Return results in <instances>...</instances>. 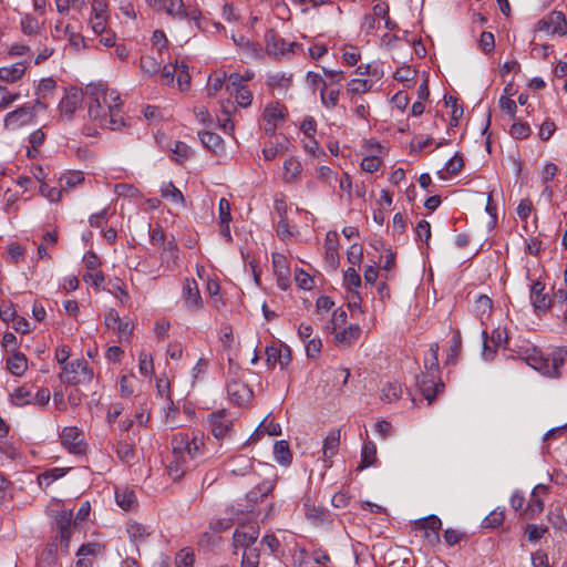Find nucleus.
<instances>
[{"label": "nucleus", "instance_id": "20e7f679", "mask_svg": "<svg viewBox=\"0 0 567 567\" xmlns=\"http://www.w3.org/2000/svg\"><path fill=\"white\" fill-rule=\"evenodd\" d=\"M85 95L91 99L87 106L89 117L101 125L103 115L109 110L107 85L101 81L91 82L85 86Z\"/></svg>", "mask_w": 567, "mask_h": 567}, {"label": "nucleus", "instance_id": "58836bf2", "mask_svg": "<svg viewBox=\"0 0 567 567\" xmlns=\"http://www.w3.org/2000/svg\"><path fill=\"white\" fill-rule=\"evenodd\" d=\"M402 394V388L399 382H388L382 388V394L381 400L385 402H393L394 400H398Z\"/></svg>", "mask_w": 567, "mask_h": 567}, {"label": "nucleus", "instance_id": "a18cd8bd", "mask_svg": "<svg viewBox=\"0 0 567 567\" xmlns=\"http://www.w3.org/2000/svg\"><path fill=\"white\" fill-rule=\"evenodd\" d=\"M84 177L81 172H72L69 174L63 175L60 178V186L62 190L72 188L83 182Z\"/></svg>", "mask_w": 567, "mask_h": 567}, {"label": "nucleus", "instance_id": "3c124183", "mask_svg": "<svg viewBox=\"0 0 567 567\" xmlns=\"http://www.w3.org/2000/svg\"><path fill=\"white\" fill-rule=\"evenodd\" d=\"M56 83L51 78L42 79L37 87L35 94L41 96L42 99H47L50 94L53 93Z\"/></svg>", "mask_w": 567, "mask_h": 567}, {"label": "nucleus", "instance_id": "4be33fe9", "mask_svg": "<svg viewBox=\"0 0 567 567\" xmlns=\"http://www.w3.org/2000/svg\"><path fill=\"white\" fill-rule=\"evenodd\" d=\"M267 355V364L269 367H275L277 363L285 368L291 361L290 351L288 348H278V347H267L266 348Z\"/></svg>", "mask_w": 567, "mask_h": 567}, {"label": "nucleus", "instance_id": "13d9d810", "mask_svg": "<svg viewBox=\"0 0 567 567\" xmlns=\"http://www.w3.org/2000/svg\"><path fill=\"white\" fill-rule=\"evenodd\" d=\"M194 553L187 549L181 550L175 557L176 567H192L194 565Z\"/></svg>", "mask_w": 567, "mask_h": 567}, {"label": "nucleus", "instance_id": "2f4dec72", "mask_svg": "<svg viewBox=\"0 0 567 567\" xmlns=\"http://www.w3.org/2000/svg\"><path fill=\"white\" fill-rule=\"evenodd\" d=\"M115 499L117 505L124 511L133 509L137 502L134 491L128 488L116 489Z\"/></svg>", "mask_w": 567, "mask_h": 567}, {"label": "nucleus", "instance_id": "6ab92c4d", "mask_svg": "<svg viewBox=\"0 0 567 567\" xmlns=\"http://www.w3.org/2000/svg\"><path fill=\"white\" fill-rule=\"evenodd\" d=\"M417 529L424 532V537L432 544H436L440 540L439 530L442 526L441 519L435 515H430L416 524Z\"/></svg>", "mask_w": 567, "mask_h": 567}, {"label": "nucleus", "instance_id": "dca6fc26", "mask_svg": "<svg viewBox=\"0 0 567 567\" xmlns=\"http://www.w3.org/2000/svg\"><path fill=\"white\" fill-rule=\"evenodd\" d=\"M548 492V487L543 484L536 485L532 493L530 498L524 508V514L527 518H534L536 515L543 512L544 509V501L542 495H546Z\"/></svg>", "mask_w": 567, "mask_h": 567}, {"label": "nucleus", "instance_id": "e2e57ef3", "mask_svg": "<svg viewBox=\"0 0 567 567\" xmlns=\"http://www.w3.org/2000/svg\"><path fill=\"white\" fill-rule=\"evenodd\" d=\"M233 94H235L236 101L241 107H248L252 102V93L247 86L235 91Z\"/></svg>", "mask_w": 567, "mask_h": 567}, {"label": "nucleus", "instance_id": "79ce46f5", "mask_svg": "<svg viewBox=\"0 0 567 567\" xmlns=\"http://www.w3.org/2000/svg\"><path fill=\"white\" fill-rule=\"evenodd\" d=\"M259 558L260 553L257 546L252 548H246L243 551L241 567H258Z\"/></svg>", "mask_w": 567, "mask_h": 567}, {"label": "nucleus", "instance_id": "a19ab883", "mask_svg": "<svg viewBox=\"0 0 567 567\" xmlns=\"http://www.w3.org/2000/svg\"><path fill=\"white\" fill-rule=\"evenodd\" d=\"M373 82L367 79H352L348 83V93L363 94L372 90Z\"/></svg>", "mask_w": 567, "mask_h": 567}, {"label": "nucleus", "instance_id": "4468645a", "mask_svg": "<svg viewBox=\"0 0 567 567\" xmlns=\"http://www.w3.org/2000/svg\"><path fill=\"white\" fill-rule=\"evenodd\" d=\"M537 29L548 34L565 35L567 33L566 17L561 11H553L547 18L538 21Z\"/></svg>", "mask_w": 567, "mask_h": 567}, {"label": "nucleus", "instance_id": "680f3d73", "mask_svg": "<svg viewBox=\"0 0 567 567\" xmlns=\"http://www.w3.org/2000/svg\"><path fill=\"white\" fill-rule=\"evenodd\" d=\"M295 280L299 288L310 290L313 286V279L302 269H297Z\"/></svg>", "mask_w": 567, "mask_h": 567}, {"label": "nucleus", "instance_id": "0eeeda50", "mask_svg": "<svg viewBox=\"0 0 567 567\" xmlns=\"http://www.w3.org/2000/svg\"><path fill=\"white\" fill-rule=\"evenodd\" d=\"M259 536V526L256 522L243 524L237 527L233 534V544L235 549L252 548L256 547V542Z\"/></svg>", "mask_w": 567, "mask_h": 567}, {"label": "nucleus", "instance_id": "a211bd4d", "mask_svg": "<svg viewBox=\"0 0 567 567\" xmlns=\"http://www.w3.org/2000/svg\"><path fill=\"white\" fill-rule=\"evenodd\" d=\"M264 120L266 121L265 132L274 134L280 122L285 120L284 107L279 103H270L265 107Z\"/></svg>", "mask_w": 567, "mask_h": 567}, {"label": "nucleus", "instance_id": "4c0bfd02", "mask_svg": "<svg viewBox=\"0 0 567 567\" xmlns=\"http://www.w3.org/2000/svg\"><path fill=\"white\" fill-rule=\"evenodd\" d=\"M347 318L348 315L344 309H336L332 313V318L326 324L327 332L336 333V331L346 323Z\"/></svg>", "mask_w": 567, "mask_h": 567}, {"label": "nucleus", "instance_id": "f257e3e1", "mask_svg": "<svg viewBox=\"0 0 567 567\" xmlns=\"http://www.w3.org/2000/svg\"><path fill=\"white\" fill-rule=\"evenodd\" d=\"M172 460L166 470L173 481H179L186 472L195 468L205 455L204 435L195 433H176L172 441Z\"/></svg>", "mask_w": 567, "mask_h": 567}, {"label": "nucleus", "instance_id": "c03bdc74", "mask_svg": "<svg viewBox=\"0 0 567 567\" xmlns=\"http://www.w3.org/2000/svg\"><path fill=\"white\" fill-rule=\"evenodd\" d=\"M115 452L117 457L126 464H130L134 458V449L125 441H121L116 444Z\"/></svg>", "mask_w": 567, "mask_h": 567}, {"label": "nucleus", "instance_id": "c9c22d12", "mask_svg": "<svg viewBox=\"0 0 567 567\" xmlns=\"http://www.w3.org/2000/svg\"><path fill=\"white\" fill-rule=\"evenodd\" d=\"M65 472H66L65 468H62V467H53V468L47 470L38 476V483L40 486L48 487L54 481L63 477L65 475Z\"/></svg>", "mask_w": 567, "mask_h": 567}, {"label": "nucleus", "instance_id": "ea45409f", "mask_svg": "<svg viewBox=\"0 0 567 567\" xmlns=\"http://www.w3.org/2000/svg\"><path fill=\"white\" fill-rule=\"evenodd\" d=\"M291 79L292 74L276 72L268 75L267 84L271 87L287 89L291 84Z\"/></svg>", "mask_w": 567, "mask_h": 567}, {"label": "nucleus", "instance_id": "f704fd0d", "mask_svg": "<svg viewBox=\"0 0 567 567\" xmlns=\"http://www.w3.org/2000/svg\"><path fill=\"white\" fill-rule=\"evenodd\" d=\"M340 90L338 87L328 90V83L323 82V87L320 89V96L322 104L328 109L337 106L339 101Z\"/></svg>", "mask_w": 567, "mask_h": 567}, {"label": "nucleus", "instance_id": "412c9836", "mask_svg": "<svg viewBox=\"0 0 567 567\" xmlns=\"http://www.w3.org/2000/svg\"><path fill=\"white\" fill-rule=\"evenodd\" d=\"M361 328L359 324H350L341 331H336L334 343L339 347H350L360 337Z\"/></svg>", "mask_w": 567, "mask_h": 567}, {"label": "nucleus", "instance_id": "cd10ccee", "mask_svg": "<svg viewBox=\"0 0 567 567\" xmlns=\"http://www.w3.org/2000/svg\"><path fill=\"white\" fill-rule=\"evenodd\" d=\"M284 182L289 184L299 178L302 167L299 161L295 157H289L284 163Z\"/></svg>", "mask_w": 567, "mask_h": 567}, {"label": "nucleus", "instance_id": "4d7b16f0", "mask_svg": "<svg viewBox=\"0 0 567 567\" xmlns=\"http://www.w3.org/2000/svg\"><path fill=\"white\" fill-rule=\"evenodd\" d=\"M343 280H344L346 287L349 290L351 289V287L358 288L361 285V277H360L359 272L353 267H349L344 271Z\"/></svg>", "mask_w": 567, "mask_h": 567}, {"label": "nucleus", "instance_id": "39448f33", "mask_svg": "<svg viewBox=\"0 0 567 567\" xmlns=\"http://www.w3.org/2000/svg\"><path fill=\"white\" fill-rule=\"evenodd\" d=\"M93 377V370L84 359H76L63 365L59 373V380L66 385L90 383Z\"/></svg>", "mask_w": 567, "mask_h": 567}, {"label": "nucleus", "instance_id": "49530a36", "mask_svg": "<svg viewBox=\"0 0 567 567\" xmlns=\"http://www.w3.org/2000/svg\"><path fill=\"white\" fill-rule=\"evenodd\" d=\"M504 522V511H492L482 522L484 528H496Z\"/></svg>", "mask_w": 567, "mask_h": 567}, {"label": "nucleus", "instance_id": "bb28decb", "mask_svg": "<svg viewBox=\"0 0 567 567\" xmlns=\"http://www.w3.org/2000/svg\"><path fill=\"white\" fill-rule=\"evenodd\" d=\"M101 127H107L112 131H117L124 126V121L120 116V111H116V104H109L107 114L103 115Z\"/></svg>", "mask_w": 567, "mask_h": 567}, {"label": "nucleus", "instance_id": "bf43d9fd", "mask_svg": "<svg viewBox=\"0 0 567 567\" xmlns=\"http://www.w3.org/2000/svg\"><path fill=\"white\" fill-rule=\"evenodd\" d=\"M20 97V93H11L6 86H0V110L9 107Z\"/></svg>", "mask_w": 567, "mask_h": 567}, {"label": "nucleus", "instance_id": "ddd939ff", "mask_svg": "<svg viewBox=\"0 0 567 567\" xmlns=\"http://www.w3.org/2000/svg\"><path fill=\"white\" fill-rule=\"evenodd\" d=\"M184 307L192 311H198L203 307V299L195 279L186 278L182 289Z\"/></svg>", "mask_w": 567, "mask_h": 567}, {"label": "nucleus", "instance_id": "473e14b6", "mask_svg": "<svg viewBox=\"0 0 567 567\" xmlns=\"http://www.w3.org/2000/svg\"><path fill=\"white\" fill-rule=\"evenodd\" d=\"M161 195L163 198L171 200L173 204L184 206L185 198L182 192L172 183H164L161 187Z\"/></svg>", "mask_w": 567, "mask_h": 567}, {"label": "nucleus", "instance_id": "aec40b11", "mask_svg": "<svg viewBox=\"0 0 567 567\" xmlns=\"http://www.w3.org/2000/svg\"><path fill=\"white\" fill-rule=\"evenodd\" d=\"M227 394L229 399L236 404V405H243L247 401H249L251 396L250 389L241 381H229L226 386Z\"/></svg>", "mask_w": 567, "mask_h": 567}, {"label": "nucleus", "instance_id": "69168bd1", "mask_svg": "<svg viewBox=\"0 0 567 567\" xmlns=\"http://www.w3.org/2000/svg\"><path fill=\"white\" fill-rule=\"evenodd\" d=\"M21 28H22V31H23L24 34L32 35V34L38 33V31H39V22L34 18H32L30 16H25L21 20Z\"/></svg>", "mask_w": 567, "mask_h": 567}, {"label": "nucleus", "instance_id": "5fc2aeb1", "mask_svg": "<svg viewBox=\"0 0 567 567\" xmlns=\"http://www.w3.org/2000/svg\"><path fill=\"white\" fill-rule=\"evenodd\" d=\"M463 165H464L463 156L460 153H456L445 164V171L449 175H457L461 172Z\"/></svg>", "mask_w": 567, "mask_h": 567}, {"label": "nucleus", "instance_id": "0e129e2a", "mask_svg": "<svg viewBox=\"0 0 567 567\" xmlns=\"http://www.w3.org/2000/svg\"><path fill=\"white\" fill-rule=\"evenodd\" d=\"M244 76L239 73H230L228 75V83L226 84V90L233 94L235 91L245 87Z\"/></svg>", "mask_w": 567, "mask_h": 567}, {"label": "nucleus", "instance_id": "1a4fd4ad", "mask_svg": "<svg viewBox=\"0 0 567 567\" xmlns=\"http://www.w3.org/2000/svg\"><path fill=\"white\" fill-rule=\"evenodd\" d=\"M529 300L537 316L546 315L551 308V299L545 292V284L539 279L530 286Z\"/></svg>", "mask_w": 567, "mask_h": 567}, {"label": "nucleus", "instance_id": "9b49d317", "mask_svg": "<svg viewBox=\"0 0 567 567\" xmlns=\"http://www.w3.org/2000/svg\"><path fill=\"white\" fill-rule=\"evenodd\" d=\"M35 115L37 111L34 105H22L6 115L4 126L14 130L28 125L33 122Z\"/></svg>", "mask_w": 567, "mask_h": 567}, {"label": "nucleus", "instance_id": "052dcab7", "mask_svg": "<svg viewBox=\"0 0 567 567\" xmlns=\"http://www.w3.org/2000/svg\"><path fill=\"white\" fill-rule=\"evenodd\" d=\"M511 135L515 138H526L530 135L532 130L525 122H516L512 125Z\"/></svg>", "mask_w": 567, "mask_h": 567}, {"label": "nucleus", "instance_id": "de8ad7c7", "mask_svg": "<svg viewBox=\"0 0 567 567\" xmlns=\"http://www.w3.org/2000/svg\"><path fill=\"white\" fill-rule=\"evenodd\" d=\"M259 432L267 433L271 436H277L281 434V426L279 423L275 422L274 420H269L268 416L264 419V421L260 423L258 429L256 430V433Z\"/></svg>", "mask_w": 567, "mask_h": 567}, {"label": "nucleus", "instance_id": "37998d69", "mask_svg": "<svg viewBox=\"0 0 567 567\" xmlns=\"http://www.w3.org/2000/svg\"><path fill=\"white\" fill-rule=\"evenodd\" d=\"M140 68L148 75H154L161 71V62L154 56L143 55L140 60Z\"/></svg>", "mask_w": 567, "mask_h": 567}, {"label": "nucleus", "instance_id": "9d476101", "mask_svg": "<svg viewBox=\"0 0 567 567\" xmlns=\"http://www.w3.org/2000/svg\"><path fill=\"white\" fill-rule=\"evenodd\" d=\"M62 445L72 454H83L86 451V443L81 430L76 426H66L60 435Z\"/></svg>", "mask_w": 567, "mask_h": 567}, {"label": "nucleus", "instance_id": "423d86ee", "mask_svg": "<svg viewBox=\"0 0 567 567\" xmlns=\"http://www.w3.org/2000/svg\"><path fill=\"white\" fill-rule=\"evenodd\" d=\"M266 52L276 59H288L290 55L303 51V45L298 42H287L274 30L265 34Z\"/></svg>", "mask_w": 567, "mask_h": 567}, {"label": "nucleus", "instance_id": "8fccbe9b", "mask_svg": "<svg viewBox=\"0 0 567 567\" xmlns=\"http://www.w3.org/2000/svg\"><path fill=\"white\" fill-rule=\"evenodd\" d=\"M462 348V337L460 330H455L451 339L450 354L447 355V363H454Z\"/></svg>", "mask_w": 567, "mask_h": 567}, {"label": "nucleus", "instance_id": "6e6552de", "mask_svg": "<svg viewBox=\"0 0 567 567\" xmlns=\"http://www.w3.org/2000/svg\"><path fill=\"white\" fill-rule=\"evenodd\" d=\"M208 426L217 440L228 436L233 429V419L226 410H219L208 415Z\"/></svg>", "mask_w": 567, "mask_h": 567}, {"label": "nucleus", "instance_id": "f3484780", "mask_svg": "<svg viewBox=\"0 0 567 567\" xmlns=\"http://www.w3.org/2000/svg\"><path fill=\"white\" fill-rule=\"evenodd\" d=\"M167 14L178 20H193L198 21L200 12L197 9L186 10L183 0H168V3L164 7Z\"/></svg>", "mask_w": 567, "mask_h": 567}, {"label": "nucleus", "instance_id": "864d4df0", "mask_svg": "<svg viewBox=\"0 0 567 567\" xmlns=\"http://www.w3.org/2000/svg\"><path fill=\"white\" fill-rule=\"evenodd\" d=\"M478 47L485 54L492 53L495 49L494 34L487 31L482 32L478 41Z\"/></svg>", "mask_w": 567, "mask_h": 567}, {"label": "nucleus", "instance_id": "774afa93", "mask_svg": "<svg viewBox=\"0 0 567 567\" xmlns=\"http://www.w3.org/2000/svg\"><path fill=\"white\" fill-rule=\"evenodd\" d=\"M532 565L533 567H553L549 565L547 554L542 549L532 554Z\"/></svg>", "mask_w": 567, "mask_h": 567}, {"label": "nucleus", "instance_id": "338daca9", "mask_svg": "<svg viewBox=\"0 0 567 567\" xmlns=\"http://www.w3.org/2000/svg\"><path fill=\"white\" fill-rule=\"evenodd\" d=\"M318 178L322 182L332 186V182H337L338 174L328 166H320L318 168Z\"/></svg>", "mask_w": 567, "mask_h": 567}, {"label": "nucleus", "instance_id": "09e8293b", "mask_svg": "<svg viewBox=\"0 0 567 567\" xmlns=\"http://www.w3.org/2000/svg\"><path fill=\"white\" fill-rule=\"evenodd\" d=\"M548 532V527L545 525L527 524L526 525V537L529 542H537Z\"/></svg>", "mask_w": 567, "mask_h": 567}, {"label": "nucleus", "instance_id": "7c9ffc66", "mask_svg": "<svg viewBox=\"0 0 567 567\" xmlns=\"http://www.w3.org/2000/svg\"><path fill=\"white\" fill-rule=\"evenodd\" d=\"M339 444H340V431H338V430L330 431L323 441L322 452H323L324 457H327V458L333 457L338 452Z\"/></svg>", "mask_w": 567, "mask_h": 567}, {"label": "nucleus", "instance_id": "e433bc0d", "mask_svg": "<svg viewBox=\"0 0 567 567\" xmlns=\"http://www.w3.org/2000/svg\"><path fill=\"white\" fill-rule=\"evenodd\" d=\"M127 534L130 539L138 545L150 535V530L146 526L140 523H131L127 526Z\"/></svg>", "mask_w": 567, "mask_h": 567}, {"label": "nucleus", "instance_id": "b1692460", "mask_svg": "<svg viewBox=\"0 0 567 567\" xmlns=\"http://www.w3.org/2000/svg\"><path fill=\"white\" fill-rule=\"evenodd\" d=\"M25 65L23 62H17L10 66L0 68V80L8 83H13L22 78L25 73Z\"/></svg>", "mask_w": 567, "mask_h": 567}, {"label": "nucleus", "instance_id": "393cba45", "mask_svg": "<svg viewBox=\"0 0 567 567\" xmlns=\"http://www.w3.org/2000/svg\"><path fill=\"white\" fill-rule=\"evenodd\" d=\"M161 247H162V252H161L162 264L165 265L167 268H169L173 265H175L176 260L178 259V247L175 241V238L172 236V238Z\"/></svg>", "mask_w": 567, "mask_h": 567}, {"label": "nucleus", "instance_id": "c756f323", "mask_svg": "<svg viewBox=\"0 0 567 567\" xmlns=\"http://www.w3.org/2000/svg\"><path fill=\"white\" fill-rule=\"evenodd\" d=\"M274 458L281 465H289L292 461V454L287 441H277L274 445Z\"/></svg>", "mask_w": 567, "mask_h": 567}, {"label": "nucleus", "instance_id": "2eb2a0df", "mask_svg": "<svg viewBox=\"0 0 567 567\" xmlns=\"http://www.w3.org/2000/svg\"><path fill=\"white\" fill-rule=\"evenodd\" d=\"M84 95L85 91L82 92L74 87L68 90L59 104L61 116L71 120Z\"/></svg>", "mask_w": 567, "mask_h": 567}, {"label": "nucleus", "instance_id": "7ed1b4c3", "mask_svg": "<svg viewBox=\"0 0 567 567\" xmlns=\"http://www.w3.org/2000/svg\"><path fill=\"white\" fill-rule=\"evenodd\" d=\"M439 343H432L429 353L424 358L426 373L416 377V384L424 399L431 404L436 395L443 391L444 383L439 379Z\"/></svg>", "mask_w": 567, "mask_h": 567}, {"label": "nucleus", "instance_id": "5701e85b", "mask_svg": "<svg viewBox=\"0 0 567 567\" xmlns=\"http://www.w3.org/2000/svg\"><path fill=\"white\" fill-rule=\"evenodd\" d=\"M7 369L13 375L20 377L28 369V359L22 352L14 351L7 360Z\"/></svg>", "mask_w": 567, "mask_h": 567}, {"label": "nucleus", "instance_id": "c85d7f7f", "mask_svg": "<svg viewBox=\"0 0 567 567\" xmlns=\"http://www.w3.org/2000/svg\"><path fill=\"white\" fill-rule=\"evenodd\" d=\"M10 401L17 406H24L33 402V393L31 388L27 385L19 386L10 393Z\"/></svg>", "mask_w": 567, "mask_h": 567}, {"label": "nucleus", "instance_id": "a878e982", "mask_svg": "<svg viewBox=\"0 0 567 567\" xmlns=\"http://www.w3.org/2000/svg\"><path fill=\"white\" fill-rule=\"evenodd\" d=\"M198 136L205 148L212 151L215 154H218L223 151V138L218 134L204 131L199 132Z\"/></svg>", "mask_w": 567, "mask_h": 567}, {"label": "nucleus", "instance_id": "f03ea898", "mask_svg": "<svg viewBox=\"0 0 567 567\" xmlns=\"http://www.w3.org/2000/svg\"><path fill=\"white\" fill-rule=\"evenodd\" d=\"M513 357L525 361L534 370L547 378H560L561 368L567 363V348H556L544 354L535 347H525L518 350L511 349Z\"/></svg>", "mask_w": 567, "mask_h": 567}, {"label": "nucleus", "instance_id": "f8f14e48", "mask_svg": "<svg viewBox=\"0 0 567 567\" xmlns=\"http://www.w3.org/2000/svg\"><path fill=\"white\" fill-rule=\"evenodd\" d=\"M483 337V351L482 355L485 360H492L498 348H505L507 344V333L505 329L497 328L493 330L491 339L488 340V334L484 330L482 332Z\"/></svg>", "mask_w": 567, "mask_h": 567}, {"label": "nucleus", "instance_id": "72a5a7b5", "mask_svg": "<svg viewBox=\"0 0 567 567\" xmlns=\"http://www.w3.org/2000/svg\"><path fill=\"white\" fill-rule=\"evenodd\" d=\"M377 461V447L372 442H365L361 451V462L358 470L367 468Z\"/></svg>", "mask_w": 567, "mask_h": 567}, {"label": "nucleus", "instance_id": "603ef678", "mask_svg": "<svg viewBox=\"0 0 567 567\" xmlns=\"http://www.w3.org/2000/svg\"><path fill=\"white\" fill-rule=\"evenodd\" d=\"M172 153L174 155L173 158L177 162L187 159L193 154L190 147L184 142H176L174 147L172 148Z\"/></svg>", "mask_w": 567, "mask_h": 567}, {"label": "nucleus", "instance_id": "6e6d98bb", "mask_svg": "<svg viewBox=\"0 0 567 567\" xmlns=\"http://www.w3.org/2000/svg\"><path fill=\"white\" fill-rule=\"evenodd\" d=\"M548 520L550 522L553 527L556 529H564L567 525L566 519L563 514V509L558 508V507L549 511Z\"/></svg>", "mask_w": 567, "mask_h": 567}]
</instances>
